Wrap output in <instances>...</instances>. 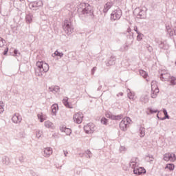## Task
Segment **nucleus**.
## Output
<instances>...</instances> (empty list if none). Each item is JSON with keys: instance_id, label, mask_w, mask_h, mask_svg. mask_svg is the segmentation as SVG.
I'll return each instance as SVG.
<instances>
[{"instance_id": "f257e3e1", "label": "nucleus", "mask_w": 176, "mask_h": 176, "mask_svg": "<svg viewBox=\"0 0 176 176\" xmlns=\"http://www.w3.org/2000/svg\"><path fill=\"white\" fill-rule=\"evenodd\" d=\"M78 14L80 19L85 17L89 20L94 19V8L88 3H80L78 6Z\"/></svg>"}, {"instance_id": "f03ea898", "label": "nucleus", "mask_w": 176, "mask_h": 176, "mask_svg": "<svg viewBox=\"0 0 176 176\" xmlns=\"http://www.w3.org/2000/svg\"><path fill=\"white\" fill-rule=\"evenodd\" d=\"M35 75L42 76L43 74H46L49 71V64L43 61H37L36 63Z\"/></svg>"}, {"instance_id": "7ed1b4c3", "label": "nucleus", "mask_w": 176, "mask_h": 176, "mask_svg": "<svg viewBox=\"0 0 176 176\" xmlns=\"http://www.w3.org/2000/svg\"><path fill=\"white\" fill-rule=\"evenodd\" d=\"M63 29L67 35H71L74 32V26L72 25V23H71V19H65L64 21Z\"/></svg>"}, {"instance_id": "20e7f679", "label": "nucleus", "mask_w": 176, "mask_h": 176, "mask_svg": "<svg viewBox=\"0 0 176 176\" xmlns=\"http://www.w3.org/2000/svg\"><path fill=\"white\" fill-rule=\"evenodd\" d=\"M43 6V1L41 0L32 1L29 3V8L30 10L33 12H36L39 9V8H42Z\"/></svg>"}, {"instance_id": "39448f33", "label": "nucleus", "mask_w": 176, "mask_h": 176, "mask_svg": "<svg viewBox=\"0 0 176 176\" xmlns=\"http://www.w3.org/2000/svg\"><path fill=\"white\" fill-rule=\"evenodd\" d=\"M159 87H157L156 81L151 82V98H156L159 94Z\"/></svg>"}, {"instance_id": "423d86ee", "label": "nucleus", "mask_w": 176, "mask_h": 176, "mask_svg": "<svg viewBox=\"0 0 176 176\" xmlns=\"http://www.w3.org/2000/svg\"><path fill=\"white\" fill-rule=\"evenodd\" d=\"M120 17H122V10L120 8H117L111 14V20L113 21L120 20Z\"/></svg>"}, {"instance_id": "0eeeda50", "label": "nucleus", "mask_w": 176, "mask_h": 176, "mask_svg": "<svg viewBox=\"0 0 176 176\" xmlns=\"http://www.w3.org/2000/svg\"><path fill=\"white\" fill-rule=\"evenodd\" d=\"M95 130V125L93 123H89L84 126V131H85L86 134H93Z\"/></svg>"}, {"instance_id": "6e6552de", "label": "nucleus", "mask_w": 176, "mask_h": 176, "mask_svg": "<svg viewBox=\"0 0 176 176\" xmlns=\"http://www.w3.org/2000/svg\"><path fill=\"white\" fill-rule=\"evenodd\" d=\"M163 160L165 162H174L176 160L175 154L170 153H166V154L164 155Z\"/></svg>"}, {"instance_id": "1a4fd4ad", "label": "nucleus", "mask_w": 176, "mask_h": 176, "mask_svg": "<svg viewBox=\"0 0 176 176\" xmlns=\"http://www.w3.org/2000/svg\"><path fill=\"white\" fill-rule=\"evenodd\" d=\"M73 119L75 123H77V124H80V123H82L83 121V113H76L74 115Z\"/></svg>"}, {"instance_id": "9d476101", "label": "nucleus", "mask_w": 176, "mask_h": 176, "mask_svg": "<svg viewBox=\"0 0 176 176\" xmlns=\"http://www.w3.org/2000/svg\"><path fill=\"white\" fill-rule=\"evenodd\" d=\"M134 14L137 16L138 19H145L146 17L145 12L140 8H136Z\"/></svg>"}, {"instance_id": "9b49d317", "label": "nucleus", "mask_w": 176, "mask_h": 176, "mask_svg": "<svg viewBox=\"0 0 176 176\" xmlns=\"http://www.w3.org/2000/svg\"><path fill=\"white\" fill-rule=\"evenodd\" d=\"M155 43L159 46L160 49H163L164 50H167L168 49V45L166 42L159 40V38H155Z\"/></svg>"}, {"instance_id": "f8f14e48", "label": "nucleus", "mask_w": 176, "mask_h": 176, "mask_svg": "<svg viewBox=\"0 0 176 176\" xmlns=\"http://www.w3.org/2000/svg\"><path fill=\"white\" fill-rule=\"evenodd\" d=\"M116 63V56L112 55L106 62L107 67H111V65H115Z\"/></svg>"}, {"instance_id": "ddd939ff", "label": "nucleus", "mask_w": 176, "mask_h": 176, "mask_svg": "<svg viewBox=\"0 0 176 176\" xmlns=\"http://www.w3.org/2000/svg\"><path fill=\"white\" fill-rule=\"evenodd\" d=\"M166 32L167 36H169L170 38L175 35V33H174V30L171 29V26H170V25L166 24Z\"/></svg>"}, {"instance_id": "4468645a", "label": "nucleus", "mask_w": 176, "mask_h": 176, "mask_svg": "<svg viewBox=\"0 0 176 176\" xmlns=\"http://www.w3.org/2000/svg\"><path fill=\"white\" fill-rule=\"evenodd\" d=\"M146 173V170L143 167H138L136 169L133 170V174L136 175H140V174H145Z\"/></svg>"}, {"instance_id": "2eb2a0df", "label": "nucleus", "mask_w": 176, "mask_h": 176, "mask_svg": "<svg viewBox=\"0 0 176 176\" xmlns=\"http://www.w3.org/2000/svg\"><path fill=\"white\" fill-rule=\"evenodd\" d=\"M12 120L13 123H20L22 120L21 116L19 113L14 114V116L12 118Z\"/></svg>"}, {"instance_id": "dca6fc26", "label": "nucleus", "mask_w": 176, "mask_h": 176, "mask_svg": "<svg viewBox=\"0 0 176 176\" xmlns=\"http://www.w3.org/2000/svg\"><path fill=\"white\" fill-rule=\"evenodd\" d=\"M32 20H34V14L31 12L26 14L25 21L27 24H31V23H32Z\"/></svg>"}, {"instance_id": "f3484780", "label": "nucleus", "mask_w": 176, "mask_h": 176, "mask_svg": "<svg viewBox=\"0 0 176 176\" xmlns=\"http://www.w3.org/2000/svg\"><path fill=\"white\" fill-rule=\"evenodd\" d=\"M160 78L163 82H168L170 78H171V76L170 75V73L166 74H161Z\"/></svg>"}, {"instance_id": "a211bd4d", "label": "nucleus", "mask_w": 176, "mask_h": 176, "mask_svg": "<svg viewBox=\"0 0 176 176\" xmlns=\"http://www.w3.org/2000/svg\"><path fill=\"white\" fill-rule=\"evenodd\" d=\"M127 127H129V125L127 124V123H126V120H122L120 122V130H122V131H126V130H127Z\"/></svg>"}, {"instance_id": "6ab92c4d", "label": "nucleus", "mask_w": 176, "mask_h": 176, "mask_svg": "<svg viewBox=\"0 0 176 176\" xmlns=\"http://www.w3.org/2000/svg\"><path fill=\"white\" fill-rule=\"evenodd\" d=\"M53 153V149L50 147H47L44 150V156L45 157H49L50 155Z\"/></svg>"}, {"instance_id": "aec40b11", "label": "nucleus", "mask_w": 176, "mask_h": 176, "mask_svg": "<svg viewBox=\"0 0 176 176\" xmlns=\"http://www.w3.org/2000/svg\"><path fill=\"white\" fill-rule=\"evenodd\" d=\"M113 4H112V3H111L110 1L107 2L104 6L103 13H108V10H109V9L113 7Z\"/></svg>"}, {"instance_id": "412c9836", "label": "nucleus", "mask_w": 176, "mask_h": 176, "mask_svg": "<svg viewBox=\"0 0 176 176\" xmlns=\"http://www.w3.org/2000/svg\"><path fill=\"white\" fill-rule=\"evenodd\" d=\"M51 109L52 115L56 116V115H57V111L58 110V104L56 103L52 104L51 107Z\"/></svg>"}, {"instance_id": "4be33fe9", "label": "nucleus", "mask_w": 176, "mask_h": 176, "mask_svg": "<svg viewBox=\"0 0 176 176\" xmlns=\"http://www.w3.org/2000/svg\"><path fill=\"white\" fill-rule=\"evenodd\" d=\"M129 167L133 168V170H136L138 168V164L135 161V160H131L129 162Z\"/></svg>"}, {"instance_id": "5701e85b", "label": "nucleus", "mask_w": 176, "mask_h": 176, "mask_svg": "<svg viewBox=\"0 0 176 176\" xmlns=\"http://www.w3.org/2000/svg\"><path fill=\"white\" fill-rule=\"evenodd\" d=\"M49 90L50 91H52V93H54V94H56V93H58V91H60V87L58 86L50 87Z\"/></svg>"}, {"instance_id": "b1692460", "label": "nucleus", "mask_w": 176, "mask_h": 176, "mask_svg": "<svg viewBox=\"0 0 176 176\" xmlns=\"http://www.w3.org/2000/svg\"><path fill=\"white\" fill-rule=\"evenodd\" d=\"M110 119H111V120H120L121 119H123V116L122 114L118 116L111 114Z\"/></svg>"}, {"instance_id": "393cba45", "label": "nucleus", "mask_w": 176, "mask_h": 176, "mask_svg": "<svg viewBox=\"0 0 176 176\" xmlns=\"http://www.w3.org/2000/svg\"><path fill=\"white\" fill-rule=\"evenodd\" d=\"M140 101L141 102H144V104H146V102H149V97L148 95H142L140 97Z\"/></svg>"}, {"instance_id": "a878e982", "label": "nucleus", "mask_w": 176, "mask_h": 176, "mask_svg": "<svg viewBox=\"0 0 176 176\" xmlns=\"http://www.w3.org/2000/svg\"><path fill=\"white\" fill-rule=\"evenodd\" d=\"M63 56H64V53L58 52V50H56L55 52L52 54V57H60V58H63Z\"/></svg>"}, {"instance_id": "bb28decb", "label": "nucleus", "mask_w": 176, "mask_h": 176, "mask_svg": "<svg viewBox=\"0 0 176 176\" xmlns=\"http://www.w3.org/2000/svg\"><path fill=\"white\" fill-rule=\"evenodd\" d=\"M168 82H170V83L172 86H175V85H176V77L170 76Z\"/></svg>"}, {"instance_id": "cd10ccee", "label": "nucleus", "mask_w": 176, "mask_h": 176, "mask_svg": "<svg viewBox=\"0 0 176 176\" xmlns=\"http://www.w3.org/2000/svg\"><path fill=\"white\" fill-rule=\"evenodd\" d=\"M63 103L64 104L65 107H66V108H72V107H71L69 104V102H68V98H64L63 100Z\"/></svg>"}, {"instance_id": "c85d7f7f", "label": "nucleus", "mask_w": 176, "mask_h": 176, "mask_svg": "<svg viewBox=\"0 0 176 176\" xmlns=\"http://www.w3.org/2000/svg\"><path fill=\"white\" fill-rule=\"evenodd\" d=\"M44 126H45L47 129H53V122L50 121H45L44 122Z\"/></svg>"}, {"instance_id": "c756f323", "label": "nucleus", "mask_w": 176, "mask_h": 176, "mask_svg": "<svg viewBox=\"0 0 176 176\" xmlns=\"http://www.w3.org/2000/svg\"><path fill=\"white\" fill-rule=\"evenodd\" d=\"M175 166L174 164H167L165 168H168L170 171H174Z\"/></svg>"}, {"instance_id": "7c9ffc66", "label": "nucleus", "mask_w": 176, "mask_h": 176, "mask_svg": "<svg viewBox=\"0 0 176 176\" xmlns=\"http://www.w3.org/2000/svg\"><path fill=\"white\" fill-rule=\"evenodd\" d=\"M139 133H140V137H144L145 136V128L141 126L139 129Z\"/></svg>"}, {"instance_id": "2f4dec72", "label": "nucleus", "mask_w": 176, "mask_h": 176, "mask_svg": "<svg viewBox=\"0 0 176 176\" xmlns=\"http://www.w3.org/2000/svg\"><path fill=\"white\" fill-rule=\"evenodd\" d=\"M139 74H140V75H141V76H142L144 78H148V73H146V72H145L142 69L139 71Z\"/></svg>"}, {"instance_id": "473e14b6", "label": "nucleus", "mask_w": 176, "mask_h": 176, "mask_svg": "<svg viewBox=\"0 0 176 176\" xmlns=\"http://www.w3.org/2000/svg\"><path fill=\"white\" fill-rule=\"evenodd\" d=\"M157 112H159V110H157V109H153L152 108L148 109V115H151L152 113H156Z\"/></svg>"}, {"instance_id": "72a5a7b5", "label": "nucleus", "mask_w": 176, "mask_h": 176, "mask_svg": "<svg viewBox=\"0 0 176 176\" xmlns=\"http://www.w3.org/2000/svg\"><path fill=\"white\" fill-rule=\"evenodd\" d=\"M21 55V53L19 52V50H14L12 56H14V57H20V56Z\"/></svg>"}, {"instance_id": "f704fd0d", "label": "nucleus", "mask_w": 176, "mask_h": 176, "mask_svg": "<svg viewBox=\"0 0 176 176\" xmlns=\"http://www.w3.org/2000/svg\"><path fill=\"white\" fill-rule=\"evenodd\" d=\"M100 122L101 124H104V126H107V124H108V119L105 118V117H102Z\"/></svg>"}, {"instance_id": "c9c22d12", "label": "nucleus", "mask_w": 176, "mask_h": 176, "mask_svg": "<svg viewBox=\"0 0 176 176\" xmlns=\"http://www.w3.org/2000/svg\"><path fill=\"white\" fill-rule=\"evenodd\" d=\"M6 43V41H5L3 38L0 37V47H3Z\"/></svg>"}, {"instance_id": "e433bc0d", "label": "nucleus", "mask_w": 176, "mask_h": 176, "mask_svg": "<svg viewBox=\"0 0 176 176\" xmlns=\"http://www.w3.org/2000/svg\"><path fill=\"white\" fill-rule=\"evenodd\" d=\"M134 97H135V95L134 94V93H133L131 91L128 93V98L129 100H134Z\"/></svg>"}, {"instance_id": "4c0bfd02", "label": "nucleus", "mask_w": 176, "mask_h": 176, "mask_svg": "<svg viewBox=\"0 0 176 176\" xmlns=\"http://www.w3.org/2000/svg\"><path fill=\"white\" fill-rule=\"evenodd\" d=\"M43 132L41 130H38L36 131V135L37 138H41L42 137Z\"/></svg>"}, {"instance_id": "58836bf2", "label": "nucleus", "mask_w": 176, "mask_h": 176, "mask_svg": "<svg viewBox=\"0 0 176 176\" xmlns=\"http://www.w3.org/2000/svg\"><path fill=\"white\" fill-rule=\"evenodd\" d=\"M64 133H65L66 135H71V133H72V131L69 128L65 129Z\"/></svg>"}, {"instance_id": "ea45409f", "label": "nucleus", "mask_w": 176, "mask_h": 176, "mask_svg": "<svg viewBox=\"0 0 176 176\" xmlns=\"http://www.w3.org/2000/svg\"><path fill=\"white\" fill-rule=\"evenodd\" d=\"M3 164H6V165L9 164V157H4L3 158Z\"/></svg>"}, {"instance_id": "a19ab883", "label": "nucleus", "mask_w": 176, "mask_h": 176, "mask_svg": "<svg viewBox=\"0 0 176 176\" xmlns=\"http://www.w3.org/2000/svg\"><path fill=\"white\" fill-rule=\"evenodd\" d=\"M38 118L39 119L41 123H43V122H45V118H43V116L41 114H38L37 115Z\"/></svg>"}, {"instance_id": "79ce46f5", "label": "nucleus", "mask_w": 176, "mask_h": 176, "mask_svg": "<svg viewBox=\"0 0 176 176\" xmlns=\"http://www.w3.org/2000/svg\"><path fill=\"white\" fill-rule=\"evenodd\" d=\"M134 33H131L129 35L126 36V38L128 39H131V41H134Z\"/></svg>"}, {"instance_id": "37998d69", "label": "nucleus", "mask_w": 176, "mask_h": 176, "mask_svg": "<svg viewBox=\"0 0 176 176\" xmlns=\"http://www.w3.org/2000/svg\"><path fill=\"white\" fill-rule=\"evenodd\" d=\"M166 119H170V116H168V113L164 114V117L162 118H160V120H166Z\"/></svg>"}, {"instance_id": "c03bdc74", "label": "nucleus", "mask_w": 176, "mask_h": 176, "mask_svg": "<svg viewBox=\"0 0 176 176\" xmlns=\"http://www.w3.org/2000/svg\"><path fill=\"white\" fill-rule=\"evenodd\" d=\"M146 157H148L149 158V160H147L148 162H153V155L148 154V155H146Z\"/></svg>"}, {"instance_id": "a18cd8bd", "label": "nucleus", "mask_w": 176, "mask_h": 176, "mask_svg": "<svg viewBox=\"0 0 176 176\" xmlns=\"http://www.w3.org/2000/svg\"><path fill=\"white\" fill-rule=\"evenodd\" d=\"M142 40V34L141 32L138 33L137 41Z\"/></svg>"}, {"instance_id": "49530a36", "label": "nucleus", "mask_w": 176, "mask_h": 176, "mask_svg": "<svg viewBox=\"0 0 176 176\" xmlns=\"http://www.w3.org/2000/svg\"><path fill=\"white\" fill-rule=\"evenodd\" d=\"M65 129H67V126L65 125H62L60 126V130L62 131V133H64L65 131Z\"/></svg>"}, {"instance_id": "de8ad7c7", "label": "nucleus", "mask_w": 176, "mask_h": 176, "mask_svg": "<svg viewBox=\"0 0 176 176\" xmlns=\"http://www.w3.org/2000/svg\"><path fill=\"white\" fill-rule=\"evenodd\" d=\"M96 71H97V67H94L91 70V75H94Z\"/></svg>"}, {"instance_id": "09e8293b", "label": "nucleus", "mask_w": 176, "mask_h": 176, "mask_svg": "<svg viewBox=\"0 0 176 176\" xmlns=\"http://www.w3.org/2000/svg\"><path fill=\"white\" fill-rule=\"evenodd\" d=\"M147 50L149 52V53H152L153 52V48L151 45L147 46Z\"/></svg>"}, {"instance_id": "8fccbe9b", "label": "nucleus", "mask_w": 176, "mask_h": 176, "mask_svg": "<svg viewBox=\"0 0 176 176\" xmlns=\"http://www.w3.org/2000/svg\"><path fill=\"white\" fill-rule=\"evenodd\" d=\"M125 122L126 123V124H130V122H131V118H130L129 117H127L125 120Z\"/></svg>"}, {"instance_id": "3c124183", "label": "nucleus", "mask_w": 176, "mask_h": 176, "mask_svg": "<svg viewBox=\"0 0 176 176\" xmlns=\"http://www.w3.org/2000/svg\"><path fill=\"white\" fill-rule=\"evenodd\" d=\"M120 152H126V147L123 146H121L120 147Z\"/></svg>"}, {"instance_id": "603ef678", "label": "nucleus", "mask_w": 176, "mask_h": 176, "mask_svg": "<svg viewBox=\"0 0 176 176\" xmlns=\"http://www.w3.org/2000/svg\"><path fill=\"white\" fill-rule=\"evenodd\" d=\"M8 52H9V48L6 47L3 52V56H6V54H8Z\"/></svg>"}, {"instance_id": "864d4df0", "label": "nucleus", "mask_w": 176, "mask_h": 176, "mask_svg": "<svg viewBox=\"0 0 176 176\" xmlns=\"http://www.w3.org/2000/svg\"><path fill=\"white\" fill-rule=\"evenodd\" d=\"M86 153H87L88 157H89V158L91 157V151H90L89 150H87V151H86Z\"/></svg>"}, {"instance_id": "5fc2aeb1", "label": "nucleus", "mask_w": 176, "mask_h": 176, "mask_svg": "<svg viewBox=\"0 0 176 176\" xmlns=\"http://www.w3.org/2000/svg\"><path fill=\"white\" fill-rule=\"evenodd\" d=\"M124 50H129V45L124 44L123 45Z\"/></svg>"}, {"instance_id": "6e6d98bb", "label": "nucleus", "mask_w": 176, "mask_h": 176, "mask_svg": "<svg viewBox=\"0 0 176 176\" xmlns=\"http://www.w3.org/2000/svg\"><path fill=\"white\" fill-rule=\"evenodd\" d=\"M111 116H112L111 113H106V118H108L109 119H111Z\"/></svg>"}, {"instance_id": "4d7b16f0", "label": "nucleus", "mask_w": 176, "mask_h": 176, "mask_svg": "<svg viewBox=\"0 0 176 176\" xmlns=\"http://www.w3.org/2000/svg\"><path fill=\"white\" fill-rule=\"evenodd\" d=\"M133 30L137 34L140 33V32L138 31V28L137 26H134Z\"/></svg>"}, {"instance_id": "13d9d810", "label": "nucleus", "mask_w": 176, "mask_h": 176, "mask_svg": "<svg viewBox=\"0 0 176 176\" xmlns=\"http://www.w3.org/2000/svg\"><path fill=\"white\" fill-rule=\"evenodd\" d=\"M5 111V109L3 108V106L0 105V113H2Z\"/></svg>"}, {"instance_id": "bf43d9fd", "label": "nucleus", "mask_w": 176, "mask_h": 176, "mask_svg": "<svg viewBox=\"0 0 176 176\" xmlns=\"http://www.w3.org/2000/svg\"><path fill=\"white\" fill-rule=\"evenodd\" d=\"M161 74H164L165 75H166L167 74H169V73H168V71L162 70Z\"/></svg>"}, {"instance_id": "052dcab7", "label": "nucleus", "mask_w": 176, "mask_h": 176, "mask_svg": "<svg viewBox=\"0 0 176 176\" xmlns=\"http://www.w3.org/2000/svg\"><path fill=\"white\" fill-rule=\"evenodd\" d=\"M118 0H110V3H112V5H115V2H116Z\"/></svg>"}, {"instance_id": "680f3d73", "label": "nucleus", "mask_w": 176, "mask_h": 176, "mask_svg": "<svg viewBox=\"0 0 176 176\" xmlns=\"http://www.w3.org/2000/svg\"><path fill=\"white\" fill-rule=\"evenodd\" d=\"M126 32H128V34L132 33V32H131V28H128V29H127V30H126Z\"/></svg>"}, {"instance_id": "e2e57ef3", "label": "nucleus", "mask_w": 176, "mask_h": 176, "mask_svg": "<svg viewBox=\"0 0 176 176\" xmlns=\"http://www.w3.org/2000/svg\"><path fill=\"white\" fill-rule=\"evenodd\" d=\"M163 113H164V115L167 114L168 113L167 110L166 109H163Z\"/></svg>"}, {"instance_id": "0e129e2a", "label": "nucleus", "mask_w": 176, "mask_h": 176, "mask_svg": "<svg viewBox=\"0 0 176 176\" xmlns=\"http://www.w3.org/2000/svg\"><path fill=\"white\" fill-rule=\"evenodd\" d=\"M64 155L65 157H67V155H68V151H63Z\"/></svg>"}, {"instance_id": "69168bd1", "label": "nucleus", "mask_w": 176, "mask_h": 176, "mask_svg": "<svg viewBox=\"0 0 176 176\" xmlns=\"http://www.w3.org/2000/svg\"><path fill=\"white\" fill-rule=\"evenodd\" d=\"M0 106L1 107H5V105L3 104V102H0Z\"/></svg>"}, {"instance_id": "338daca9", "label": "nucleus", "mask_w": 176, "mask_h": 176, "mask_svg": "<svg viewBox=\"0 0 176 176\" xmlns=\"http://www.w3.org/2000/svg\"><path fill=\"white\" fill-rule=\"evenodd\" d=\"M117 96H123V92H120Z\"/></svg>"}, {"instance_id": "774afa93", "label": "nucleus", "mask_w": 176, "mask_h": 176, "mask_svg": "<svg viewBox=\"0 0 176 176\" xmlns=\"http://www.w3.org/2000/svg\"><path fill=\"white\" fill-rule=\"evenodd\" d=\"M30 174H32L33 175H35V173L32 170H30Z\"/></svg>"}]
</instances>
